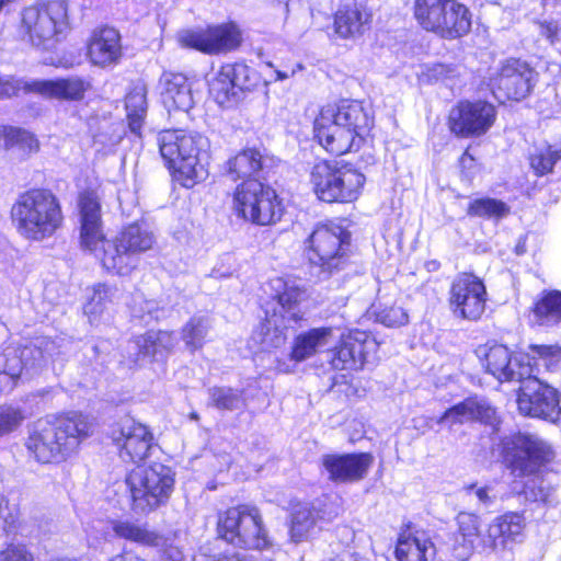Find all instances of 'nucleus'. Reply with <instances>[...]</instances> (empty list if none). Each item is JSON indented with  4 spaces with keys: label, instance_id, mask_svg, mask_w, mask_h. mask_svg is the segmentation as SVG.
Instances as JSON below:
<instances>
[{
    "label": "nucleus",
    "instance_id": "nucleus-1",
    "mask_svg": "<svg viewBox=\"0 0 561 561\" xmlns=\"http://www.w3.org/2000/svg\"><path fill=\"white\" fill-rule=\"evenodd\" d=\"M374 126V118L357 101L328 104L314 119L318 142L330 153L342 156L357 151Z\"/></svg>",
    "mask_w": 561,
    "mask_h": 561
},
{
    "label": "nucleus",
    "instance_id": "nucleus-2",
    "mask_svg": "<svg viewBox=\"0 0 561 561\" xmlns=\"http://www.w3.org/2000/svg\"><path fill=\"white\" fill-rule=\"evenodd\" d=\"M161 157L173 178L184 187H193L208 176L209 140L199 133L168 129L158 135Z\"/></svg>",
    "mask_w": 561,
    "mask_h": 561
},
{
    "label": "nucleus",
    "instance_id": "nucleus-3",
    "mask_svg": "<svg viewBox=\"0 0 561 561\" xmlns=\"http://www.w3.org/2000/svg\"><path fill=\"white\" fill-rule=\"evenodd\" d=\"M91 427L89 419L80 413L61 415L54 422L39 420L30 433L26 447L38 462H59L89 437Z\"/></svg>",
    "mask_w": 561,
    "mask_h": 561
},
{
    "label": "nucleus",
    "instance_id": "nucleus-4",
    "mask_svg": "<svg viewBox=\"0 0 561 561\" xmlns=\"http://www.w3.org/2000/svg\"><path fill=\"white\" fill-rule=\"evenodd\" d=\"M11 217L20 236L31 241L50 238L64 221L57 196L43 188L20 195L12 206Z\"/></svg>",
    "mask_w": 561,
    "mask_h": 561
},
{
    "label": "nucleus",
    "instance_id": "nucleus-5",
    "mask_svg": "<svg viewBox=\"0 0 561 561\" xmlns=\"http://www.w3.org/2000/svg\"><path fill=\"white\" fill-rule=\"evenodd\" d=\"M265 291L271 300L264 305L265 322L262 330L265 332L261 343L266 347H278L286 340V330L302 319L299 304L305 293L295 280L283 277L272 278L266 284Z\"/></svg>",
    "mask_w": 561,
    "mask_h": 561
},
{
    "label": "nucleus",
    "instance_id": "nucleus-6",
    "mask_svg": "<svg viewBox=\"0 0 561 561\" xmlns=\"http://www.w3.org/2000/svg\"><path fill=\"white\" fill-rule=\"evenodd\" d=\"M71 30L66 0H49L21 12L18 34L22 42L42 50H51Z\"/></svg>",
    "mask_w": 561,
    "mask_h": 561
},
{
    "label": "nucleus",
    "instance_id": "nucleus-7",
    "mask_svg": "<svg viewBox=\"0 0 561 561\" xmlns=\"http://www.w3.org/2000/svg\"><path fill=\"white\" fill-rule=\"evenodd\" d=\"M154 242L152 231L135 222L124 227L115 238H105L95 257L106 271L128 275L137 266V255L151 250Z\"/></svg>",
    "mask_w": 561,
    "mask_h": 561
},
{
    "label": "nucleus",
    "instance_id": "nucleus-8",
    "mask_svg": "<svg viewBox=\"0 0 561 561\" xmlns=\"http://www.w3.org/2000/svg\"><path fill=\"white\" fill-rule=\"evenodd\" d=\"M411 10L422 30L444 39L462 37L471 28V13L457 0H413Z\"/></svg>",
    "mask_w": 561,
    "mask_h": 561
},
{
    "label": "nucleus",
    "instance_id": "nucleus-9",
    "mask_svg": "<svg viewBox=\"0 0 561 561\" xmlns=\"http://www.w3.org/2000/svg\"><path fill=\"white\" fill-rule=\"evenodd\" d=\"M309 181L320 201L352 203L360 196L366 178L352 165L320 161L312 167Z\"/></svg>",
    "mask_w": 561,
    "mask_h": 561
},
{
    "label": "nucleus",
    "instance_id": "nucleus-10",
    "mask_svg": "<svg viewBox=\"0 0 561 561\" xmlns=\"http://www.w3.org/2000/svg\"><path fill=\"white\" fill-rule=\"evenodd\" d=\"M174 476L173 470L161 462L131 470L126 477V484L133 510L146 514L165 504L174 490Z\"/></svg>",
    "mask_w": 561,
    "mask_h": 561
},
{
    "label": "nucleus",
    "instance_id": "nucleus-11",
    "mask_svg": "<svg viewBox=\"0 0 561 561\" xmlns=\"http://www.w3.org/2000/svg\"><path fill=\"white\" fill-rule=\"evenodd\" d=\"M218 533L227 542L239 548L263 550L271 545L259 508L249 504L221 513Z\"/></svg>",
    "mask_w": 561,
    "mask_h": 561
},
{
    "label": "nucleus",
    "instance_id": "nucleus-12",
    "mask_svg": "<svg viewBox=\"0 0 561 561\" xmlns=\"http://www.w3.org/2000/svg\"><path fill=\"white\" fill-rule=\"evenodd\" d=\"M61 354L56 341L41 337L22 348L8 347L0 354V391L11 390L23 370H36Z\"/></svg>",
    "mask_w": 561,
    "mask_h": 561
},
{
    "label": "nucleus",
    "instance_id": "nucleus-13",
    "mask_svg": "<svg viewBox=\"0 0 561 561\" xmlns=\"http://www.w3.org/2000/svg\"><path fill=\"white\" fill-rule=\"evenodd\" d=\"M503 455L515 476L543 473L556 451L551 444L531 433H517L503 440Z\"/></svg>",
    "mask_w": 561,
    "mask_h": 561
},
{
    "label": "nucleus",
    "instance_id": "nucleus-14",
    "mask_svg": "<svg viewBox=\"0 0 561 561\" xmlns=\"http://www.w3.org/2000/svg\"><path fill=\"white\" fill-rule=\"evenodd\" d=\"M233 210L242 219L259 226L275 224L283 215L275 190L257 180H248L237 186Z\"/></svg>",
    "mask_w": 561,
    "mask_h": 561
},
{
    "label": "nucleus",
    "instance_id": "nucleus-15",
    "mask_svg": "<svg viewBox=\"0 0 561 561\" xmlns=\"http://www.w3.org/2000/svg\"><path fill=\"white\" fill-rule=\"evenodd\" d=\"M308 260L324 273H332L344 262L350 233L337 225L317 227L308 240Z\"/></svg>",
    "mask_w": 561,
    "mask_h": 561
},
{
    "label": "nucleus",
    "instance_id": "nucleus-16",
    "mask_svg": "<svg viewBox=\"0 0 561 561\" xmlns=\"http://www.w3.org/2000/svg\"><path fill=\"white\" fill-rule=\"evenodd\" d=\"M522 383L517 398V407L522 414L530 417L558 421L561 414L558 391L542 382L531 374V377L519 380Z\"/></svg>",
    "mask_w": 561,
    "mask_h": 561
},
{
    "label": "nucleus",
    "instance_id": "nucleus-17",
    "mask_svg": "<svg viewBox=\"0 0 561 561\" xmlns=\"http://www.w3.org/2000/svg\"><path fill=\"white\" fill-rule=\"evenodd\" d=\"M253 75L254 71L244 64H226L209 75V95L220 106H232L244 90H250L254 85Z\"/></svg>",
    "mask_w": 561,
    "mask_h": 561
},
{
    "label": "nucleus",
    "instance_id": "nucleus-18",
    "mask_svg": "<svg viewBox=\"0 0 561 561\" xmlns=\"http://www.w3.org/2000/svg\"><path fill=\"white\" fill-rule=\"evenodd\" d=\"M111 438L124 461L140 462L151 455L156 447L149 427L131 417L122 419L111 430Z\"/></svg>",
    "mask_w": 561,
    "mask_h": 561
},
{
    "label": "nucleus",
    "instance_id": "nucleus-19",
    "mask_svg": "<svg viewBox=\"0 0 561 561\" xmlns=\"http://www.w3.org/2000/svg\"><path fill=\"white\" fill-rule=\"evenodd\" d=\"M538 73L520 59L505 60L490 79L493 94L497 99L523 100L531 91Z\"/></svg>",
    "mask_w": 561,
    "mask_h": 561
},
{
    "label": "nucleus",
    "instance_id": "nucleus-20",
    "mask_svg": "<svg viewBox=\"0 0 561 561\" xmlns=\"http://www.w3.org/2000/svg\"><path fill=\"white\" fill-rule=\"evenodd\" d=\"M486 289L483 282L473 274H459L449 290V306L457 318L479 320L485 310Z\"/></svg>",
    "mask_w": 561,
    "mask_h": 561
},
{
    "label": "nucleus",
    "instance_id": "nucleus-21",
    "mask_svg": "<svg viewBox=\"0 0 561 561\" xmlns=\"http://www.w3.org/2000/svg\"><path fill=\"white\" fill-rule=\"evenodd\" d=\"M477 353L482 357L485 370L501 382L523 380L531 377L535 370L528 355L513 356L502 344L480 347Z\"/></svg>",
    "mask_w": 561,
    "mask_h": 561
},
{
    "label": "nucleus",
    "instance_id": "nucleus-22",
    "mask_svg": "<svg viewBox=\"0 0 561 561\" xmlns=\"http://www.w3.org/2000/svg\"><path fill=\"white\" fill-rule=\"evenodd\" d=\"M240 42V32L233 24L187 30L179 34L181 46L194 48L205 54H219L232 50L239 46Z\"/></svg>",
    "mask_w": 561,
    "mask_h": 561
},
{
    "label": "nucleus",
    "instance_id": "nucleus-23",
    "mask_svg": "<svg viewBox=\"0 0 561 561\" xmlns=\"http://www.w3.org/2000/svg\"><path fill=\"white\" fill-rule=\"evenodd\" d=\"M495 115L490 103L460 102L449 114L450 130L461 137L483 135L493 125Z\"/></svg>",
    "mask_w": 561,
    "mask_h": 561
},
{
    "label": "nucleus",
    "instance_id": "nucleus-24",
    "mask_svg": "<svg viewBox=\"0 0 561 561\" xmlns=\"http://www.w3.org/2000/svg\"><path fill=\"white\" fill-rule=\"evenodd\" d=\"M369 453L323 455L321 465L328 478L336 483L355 482L364 479L373 466Z\"/></svg>",
    "mask_w": 561,
    "mask_h": 561
},
{
    "label": "nucleus",
    "instance_id": "nucleus-25",
    "mask_svg": "<svg viewBox=\"0 0 561 561\" xmlns=\"http://www.w3.org/2000/svg\"><path fill=\"white\" fill-rule=\"evenodd\" d=\"M526 519L523 514L507 512L495 517L488 526L483 539V547L494 553L510 550L514 543L520 542L524 538Z\"/></svg>",
    "mask_w": 561,
    "mask_h": 561
},
{
    "label": "nucleus",
    "instance_id": "nucleus-26",
    "mask_svg": "<svg viewBox=\"0 0 561 561\" xmlns=\"http://www.w3.org/2000/svg\"><path fill=\"white\" fill-rule=\"evenodd\" d=\"M80 244L94 255L105 240L100 198L93 191L80 195Z\"/></svg>",
    "mask_w": 561,
    "mask_h": 561
},
{
    "label": "nucleus",
    "instance_id": "nucleus-27",
    "mask_svg": "<svg viewBox=\"0 0 561 561\" xmlns=\"http://www.w3.org/2000/svg\"><path fill=\"white\" fill-rule=\"evenodd\" d=\"M123 55L119 32L110 26H100L91 32L87 44V56L94 66L106 68L116 65Z\"/></svg>",
    "mask_w": 561,
    "mask_h": 561
},
{
    "label": "nucleus",
    "instance_id": "nucleus-28",
    "mask_svg": "<svg viewBox=\"0 0 561 561\" xmlns=\"http://www.w3.org/2000/svg\"><path fill=\"white\" fill-rule=\"evenodd\" d=\"M176 339L171 332L148 331L128 342L129 360L134 365H142L146 359H163L172 351Z\"/></svg>",
    "mask_w": 561,
    "mask_h": 561
},
{
    "label": "nucleus",
    "instance_id": "nucleus-29",
    "mask_svg": "<svg viewBox=\"0 0 561 561\" xmlns=\"http://www.w3.org/2000/svg\"><path fill=\"white\" fill-rule=\"evenodd\" d=\"M91 88V81L79 76L57 79H34V82L28 87L30 90L34 91V94L46 99L64 101H80Z\"/></svg>",
    "mask_w": 561,
    "mask_h": 561
},
{
    "label": "nucleus",
    "instance_id": "nucleus-30",
    "mask_svg": "<svg viewBox=\"0 0 561 561\" xmlns=\"http://www.w3.org/2000/svg\"><path fill=\"white\" fill-rule=\"evenodd\" d=\"M159 89L162 103L169 112H188L194 106L192 88L184 75L164 72L160 77Z\"/></svg>",
    "mask_w": 561,
    "mask_h": 561
},
{
    "label": "nucleus",
    "instance_id": "nucleus-31",
    "mask_svg": "<svg viewBox=\"0 0 561 561\" xmlns=\"http://www.w3.org/2000/svg\"><path fill=\"white\" fill-rule=\"evenodd\" d=\"M457 531L454 535L451 552L460 561L467 560L474 551L476 542L481 534L479 515L459 512L456 516Z\"/></svg>",
    "mask_w": 561,
    "mask_h": 561
},
{
    "label": "nucleus",
    "instance_id": "nucleus-32",
    "mask_svg": "<svg viewBox=\"0 0 561 561\" xmlns=\"http://www.w3.org/2000/svg\"><path fill=\"white\" fill-rule=\"evenodd\" d=\"M371 13L363 7H345L335 13V33L342 38H355L369 28Z\"/></svg>",
    "mask_w": 561,
    "mask_h": 561
},
{
    "label": "nucleus",
    "instance_id": "nucleus-33",
    "mask_svg": "<svg viewBox=\"0 0 561 561\" xmlns=\"http://www.w3.org/2000/svg\"><path fill=\"white\" fill-rule=\"evenodd\" d=\"M111 526L114 534L125 540L147 547L167 545V537L150 529L146 524H137L128 519H114L111 522Z\"/></svg>",
    "mask_w": 561,
    "mask_h": 561
},
{
    "label": "nucleus",
    "instance_id": "nucleus-34",
    "mask_svg": "<svg viewBox=\"0 0 561 561\" xmlns=\"http://www.w3.org/2000/svg\"><path fill=\"white\" fill-rule=\"evenodd\" d=\"M322 519L320 512L309 504H298L293 508L290 538L291 541L298 543L308 540L316 535L321 526Z\"/></svg>",
    "mask_w": 561,
    "mask_h": 561
},
{
    "label": "nucleus",
    "instance_id": "nucleus-35",
    "mask_svg": "<svg viewBox=\"0 0 561 561\" xmlns=\"http://www.w3.org/2000/svg\"><path fill=\"white\" fill-rule=\"evenodd\" d=\"M331 328H316L297 335L291 346L290 358L295 362H304L316 355L332 340Z\"/></svg>",
    "mask_w": 561,
    "mask_h": 561
},
{
    "label": "nucleus",
    "instance_id": "nucleus-36",
    "mask_svg": "<svg viewBox=\"0 0 561 561\" xmlns=\"http://www.w3.org/2000/svg\"><path fill=\"white\" fill-rule=\"evenodd\" d=\"M268 158L256 148H245L227 162V172L232 180L252 178L267 167Z\"/></svg>",
    "mask_w": 561,
    "mask_h": 561
},
{
    "label": "nucleus",
    "instance_id": "nucleus-37",
    "mask_svg": "<svg viewBox=\"0 0 561 561\" xmlns=\"http://www.w3.org/2000/svg\"><path fill=\"white\" fill-rule=\"evenodd\" d=\"M434 546L424 533H403L400 535L396 557L398 561H426Z\"/></svg>",
    "mask_w": 561,
    "mask_h": 561
},
{
    "label": "nucleus",
    "instance_id": "nucleus-38",
    "mask_svg": "<svg viewBox=\"0 0 561 561\" xmlns=\"http://www.w3.org/2000/svg\"><path fill=\"white\" fill-rule=\"evenodd\" d=\"M344 345L350 348L351 355L359 357V362L356 363L357 369L362 368L378 350L376 339L359 330H353L344 334Z\"/></svg>",
    "mask_w": 561,
    "mask_h": 561
},
{
    "label": "nucleus",
    "instance_id": "nucleus-39",
    "mask_svg": "<svg viewBox=\"0 0 561 561\" xmlns=\"http://www.w3.org/2000/svg\"><path fill=\"white\" fill-rule=\"evenodd\" d=\"M208 397V404L220 411L242 410L247 405L243 391L231 387H211Z\"/></svg>",
    "mask_w": 561,
    "mask_h": 561
},
{
    "label": "nucleus",
    "instance_id": "nucleus-40",
    "mask_svg": "<svg viewBox=\"0 0 561 561\" xmlns=\"http://www.w3.org/2000/svg\"><path fill=\"white\" fill-rule=\"evenodd\" d=\"M211 329V320L206 316L191 318L182 329V340L186 348L195 352L205 344L206 336Z\"/></svg>",
    "mask_w": 561,
    "mask_h": 561
},
{
    "label": "nucleus",
    "instance_id": "nucleus-41",
    "mask_svg": "<svg viewBox=\"0 0 561 561\" xmlns=\"http://www.w3.org/2000/svg\"><path fill=\"white\" fill-rule=\"evenodd\" d=\"M534 314L543 325L557 324L561 321V291L546 293L535 305Z\"/></svg>",
    "mask_w": 561,
    "mask_h": 561
},
{
    "label": "nucleus",
    "instance_id": "nucleus-42",
    "mask_svg": "<svg viewBox=\"0 0 561 561\" xmlns=\"http://www.w3.org/2000/svg\"><path fill=\"white\" fill-rule=\"evenodd\" d=\"M125 106L129 129L139 135L147 112L145 89L142 87H136L130 91L126 96Z\"/></svg>",
    "mask_w": 561,
    "mask_h": 561
},
{
    "label": "nucleus",
    "instance_id": "nucleus-43",
    "mask_svg": "<svg viewBox=\"0 0 561 561\" xmlns=\"http://www.w3.org/2000/svg\"><path fill=\"white\" fill-rule=\"evenodd\" d=\"M117 289L105 284L93 288V294L84 307V312L91 322L99 320L116 298Z\"/></svg>",
    "mask_w": 561,
    "mask_h": 561
},
{
    "label": "nucleus",
    "instance_id": "nucleus-44",
    "mask_svg": "<svg viewBox=\"0 0 561 561\" xmlns=\"http://www.w3.org/2000/svg\"><path fill=\"white\" fill-rule=\"evenodd\" d=\"M527 478L524 486V494L528 501L550 504L554 500L556 489L553 484L545 478L543 473L520 476Z\"/></svg>",
    "mask_w": 561,
    "mask_h": 561
},
{
    "label": "nucleus",
    "instance_id": "nucleus-45",
    "mask_svg": "<svg viewBox=\"0 0 561 561\" xmlns=\"http://www.w3.org/2000/svg\"><path fill=\"white\" fill-rule=\"evenodd\" d=\"M561 159V149L546 145L536 148L529 156L530 168L537 176L552 172L554 164Z\"/></svg>",
    "mask_w": 561,
    "mask_h": 561
},
{
    "label": "nucleus",
    "instance_id": "nucleus-46",
    "mask_svg": "<svg viewBox=\"0 0 561 561\" xmlns=\"http://www.w3.org/2000/svg\"><path fill=\"white\" fill-rule=\"evenodd\" d=\"M469 216L501 219L510 214V206L495 198H477L469 204Z\"/></svg>",
    "mask_w": 561,
    "mask_h": 561
},
{
    "label": "nucleus",
    "instance_id": "nucleus-47",
    "mask_svg": "<svg viewBox=\"0 0 561 561\" xmlns=\"http://www.w3.org/2000/svg\"><path fill=\"white\" fill-rule=\"evenodd\" d=\"M10 148H18L24 154H28L38 151L39 142L30 131L21 128L9 127L7 149Z\"/></svg>",
    "mask_w": 561,
    "mask_h": 561
},
{
    "label": "nucleus",
    "instance_id": "nucleus-48",
    "mask_svg": "<svg viewBox=\"0 0 561 561\" xmlns=\"http://www.w3.org/2000/svg\"><path fill=\"white\" fill-rule=\"evenodd\" d=\"M329 362L332 368L337 370L357 369L356 363L359 357L351 355L350 348L344 345V334L341 336L340 343L329 353Z\"/></svg>",
    "mask_w": 561,
    "mask_h": 561
},
{
    "label": "nucleus",
    "instance_id": "nucleus-49",
    "mask_svg": "<svg viewBox=\"0 0 561 561\" xmlns=\"http://www.w3.org/2000/svg\"><path fill=\"white\" fill-rule=\"evenodd\" d=\"M25 420V412L12 404L0 405V436L16 430Z\"/></svg>",
    "mask_w": 561,
    "mask_h": 561
},
{
    "label": "nucleus",
    "instance_id": "nucleus-50",
    "mask_svg": "<svg viewBox=\"0 0 561 561\" xmlns=\"http://www.w3.org/2000/svg\"><path fill=\"white\" fill-rule=\"evenodd\" d=\"M376 320L386 327H400L409 321L405 310L398 306L375 307Z\"/></svg>",
    "mask_w": 561,
    "mask_h": 561
},
{
    "label": "nucleus",
    "instance_id": "nucleus-51",
    "mask_svg": "<svg viewBox=\"0 0 561 561\" xmlns=\"http://www.w3.org/2000/svg\"><path fill=\"white\" fill-rule=\"evenodd\" d=\"M33 82L34 79H15L10 76L0 75V99L12 98L18 95L20 91H23L26 94H34V91L28 89Z\"/></svg>",
    "mask_w": 561,
    "mask_h": 561
},
{
    "label": "nucleus",
    "instance_id": "nucleus-52",
    "mask_svg": "<svg viewBox=\"0 0 561 561\" xmlns=\"http://www.w3.org/2000/svg\"><path fill=\"white\" fill-rule=\"evenodd\" d=\"M534 356L542 360L543 365L553 369L561 363V346L558 345H533Z\"/></svg>",
    "mask_w": 561,
    "mask_h": 561
},
{
    "label": "nucleus",
    "instance_id": "nucleus-53",
    "mask_svg": "<svg viewBox=\"0 0 561 561\" xmlns=\"http://www.w3.org/2000/svg\"><path fill=\"white\" fill-rule=\"evenodd\" d=\"M465 492L467 496L474 499L477 504L482 507L491 506L496 499L494 489L490 485L478 486L477 484H471L465 488Z\"/></svg>",
    "mask_w": 561,
    "mask_h": 561
},
{
    "label": "nucleus",
    "instance_id": "nucleus-54",
    "mask_svg": "<svg viewBox=\"0 0 561 561\" xmlns=\"http://www.w3.org/2000/svg\"><path fill=\"white\" fill-rule=\"evenodd\" d=\"M539 34L551 45L561 43V18L557 20L539 22Z\"/></svg>",
    "mask_w": 561,
    "mask_h": 561
},
{
    "label": "nucleus",
    "instance_id": "nucleus-55",
    "mask_svg": "<svg viewBox=\"0 0 561 561\" xmlns=\"http://www.w3.org/2000/svg\"><path fill=\"white\" fill-rule=\"evenodd\" d=\"M0 561H33V558L24 546L11 543L0 551Z\"/></svg>",
    "mask_w": 561,
    "mask_h": 561
},
{
    "label": "nucleus",
    "instance_id": "nucleus-56",
    "mask_svg": "<svg viewBox=\"0 0 561 561\" xmlns=\"http://www.w3.org/2000/svg\"><path fill=\"white\" fill-rule=\"evenodd\" d=\"M477 408L478 409L477 412L474 413V421H480L495 428L496 425L499 424L495 409L484 402L478 401Z\"/></svg>",
    "mask_w": 561,
    "mask_h": 561
},
{
    "label": "nucleus",
    "instance_id": "nucleus-57",
    "mask_svg": "<svg viewBox=\"0 0 561 561\" xmlns=\"http://www.w3.org/2000/svg\"><path fill=\"white\" fill-rule=\"evenodd\" d=\"M455 412L459 415V417L465 422L474 421V413L477 412V401L472 399H467L456 405H454Z\"/></svg>",
    "mask_w": 561,
    "mask_h": 561
},
{
    "label": "nucleus",
    "instance_id": "nucleus-58",
    "mask_svg": "<svg viewBox=\"0 0 561 561\" xmlns=\"http://www.w3.org/2000/svg\"><path fill=\"white\" fill-rule=\"evenodd\" d=\"M144 308H141L139 311L135 310L134 316L140 318L145 323H150L151 320L158 319V312L159 310L156 308L154 301H144Z\"/></svg>",
    "mask_w": 561,
    "mask_h": 561
},
{
    "label": "nucleus",
    "instance_id": "nucleus-59",
    "mask_svg": "<svg viewBox=\"0 0 561 561\" xmlns=\"http://www.w3.org/2000/svg\"><path fill=\"white\" fill-rule=\"evenodd\" d=\"M436 422L437 424H447L450 428L457 424H465V422L455 412L454 407L446 410L444 414L437 419Z\"/></svg>",
    "mask_w": 561,
    "mask_h": 561
},
{
    "label": "nucleus",
    "instance_id": "nucleus-60",
    "mask_svg": "<svg viewBox=\"0 0 561 561\" xmlns=\"http://www.w3.org/2000/svg\"><path fill=\"white\" fill-rule=\"evenodd\" d=\"M161 548H163L162 558L165 561H181L182 560V552L176 547H173L171 543H169L168 538H167V545L162 546Z\"/></svg>",
    "mask_w": 561,
    "mask_h": 561
},
{
    "label": "nucleus",
    "instance_id": "nucleus-61",
    "mask_svg": "<svg viewBox=\"0 0 561 561\" xmlns=\"http://www.w3.org/2000/svg\"><path fill=\"white\" fill-rule=\"evenodd\" d=\"M110 561H144L139 556L131 551H124L123 553L114 556Z\"/></svg>",
    "mask_w": 561,
    "mask_h": 561
},
{
    "label": "nucleus",
    "instance_id": "nucleus-62",
    "mask_svg": "<svg viewBox=\"0 0 561 561\" xmlns=\"http://www.w3.org/2000/svg\"><path fill=\"white\" fill-rule=\"evenodd\" d=\"M301 69L300 65H297L296 68H291L290 70H275V80L283 81L296 75L298 70Z\"/></svg>",
    "mask_w": 561,
    "mask_h": 561
},
{
    "label": "nucleus",
    "instance_id": "nucleus-63",
    "mask_svg": "<svg viewBox=\"0 0 561 561\" xmlns=\"http://www.w3.org/2000/svg\"><path fill=\"white\" fill-rule=\"evenodd\" d=\"M209 561H241V559L237 554H222L218 557H213Z\"/></svg>",
    "mask_w": 561,
    "mask_h": 561
},
{
    "label": "nucleus",
    "instance_id": "nucleus-64",
    "mask_svg": "<svg viewBox=\"0 0 561 561\" xmlns=\"http://www.w3.org/2000/svg\"><path fill=\"white\" fill-rule=\"evenodd\" d=\"M8 134H9V127H0V148L4 147L7 149Z\"/></svg>",
    "mask_w": 561,
    "mask_h": 561
}]
</instances>
